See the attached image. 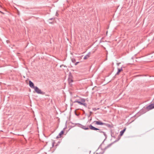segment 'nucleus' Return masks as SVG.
I'll return each mask as SVG.
<instances>
[{
  "label": "nucleus",
  "mask_w": 154,
  "mask_h": 154,
  "mask_svg": "<svg viewBox=\"0 0 154 154\" xmlns=\"http://www.w3.org/2000/svg\"><path fill=\"white\" fill-rule=\"evenodd\" d=\"M64 133L63 131H61L59 134V137H58V138H60L61 137V135H62Z\"/></svg>",
  "instance_id": "nucleus-10"
},
{
  "label": "nucleus",
  "mask_w": 154,
  "mask_h": 154,
  "mask_svg": "<svg viewBox=\"0 0 154 154\" xmlns=\"http://www.w3.org/2000/svg\"><path fill=\"white\" fill-rule=\"evenodd\" d=\"M154 108V104H152L148 106L146 109L148 110H151Z\"/></svg>",
  "instance_id": "nucleus-3"
},
{
  "label": "nucleus",
  "mask_w": 154,
  "mask_h": 154,
  "mask_svg": "<svg viewBox=\"0 0 154 154\" xmlns=\"http://www.w3.org/2000/svg\"><path fill=\"white\" fill-rule=\"evenodd\" d=\"M125 130H126V129L125 128L123 130H122V131H121L120 132V135L121 136H122L123 135L124 132L125 131Z\"/></svg>",
  "instance_id": "nucleus-9"
},
{
  "label": "nucleus",
  "mask_w": 154,
  "mask_h": 154,
  "mask_svg": "<svg viewBox=\"0 0 154 154\" xmlns=\"http://www.w3.org/2000/svg\"><path fill=\"white\" fill-rule=\"evenodd\" d=\"M122 68H119L118 69V72L116 74V75H118L120 72L122 71Z\"/></svg>",
  "instance_id": "nucleus-7"
},
{
  "label": "nucleus",
  "mask_w": 154,
  "mask_h": 154,
  "mask_svg": "<svg viewBox=\"0 0 154 154\" xmlns=\"http://www.w3.org/2000/svg\"><path fill=\"white\" fill-rule=\"evenodd\" d=\"M90 54H88L86 55V56H85L84 57V60L87 59L88 58H89L90 57Z\"/></svg>",
  "instance_id": "nucleus-8"
},
{
  "label": "nucleus",
  "mask_w": 154,
  "mask_h": 154,
  "mask_svg": "<svg viewBox=\"0 0 154 154\" xmlns=\"http://www.w3.org/2000/svg\"><path fill=\"white\" fill-rule=\"evenodd\" d=\"M89 128L91 129L92 130H99V129H98L93 126L91 125H90L89 126Z\"/></svg>",
  "instance_id": "nucleus-5"
},
{
  "label": "nucleus",
  "mask_w": 154,
  "mask_h": 154,
  "mask_svg": "<svg viewBox=\"0 0 154 154\" xmlns=\"http://www.w3.org/2000/svg\"><path fill=\"white\" fill-rule=\"evenodd\" d=\"M95 124L97 125H105V124L104 123H103L101 121H95L94 122Z\"/></svg>",
  "instance_id": "nucleus-2"
},
{
  "label": "nucleus",
  "mask_w": 154,
  "mask_h": 154,
  "mask_svg": "<svg viewBox=\"0 0 154 154\" xmlns=\"http://www.w3.org/2000/svg\"><path fill=\"white\" fill-rule=\"evenodd\" d=\"M34 89L35 92L37 93L40 94H42V92L41 91V90L37 87H35Z\"/></svg>",
  "instance_id": "nucleus-1"
},
{
  "label": "nucleus",
  "mask_w": 154,
  "mask_h": 154,
  "mask_svg": "<svg viewBox=\"0 0 154 154\" xmlns=\"http://www.w3.org/2000/svg\"><path fill=\"white\" fill-rule=\"evenodd\" d=\"M88 129V128H86V129Z\"/></svg>",
  "instance_id": "nucleus-13"
},
{
  "label": "nucleus",
  "mask_w": 154,
  "mask_h": 154,
  "mask_svg": "<svg viewBox=\"0 0 154 154\" xmlns=\"http://www.w3.org/2000/svg\"><path fill=\"white\" fill-rule=\"evenodd\" d=\"M29 85L32 88H34L35 87H34L33 83L30 81L29 82Z\"/></svg>",
  "instance_id": "nucleus-4"
},
{
  "label": "nucleus",
  "mask_w": 154,
  "mask_h": 154,
  "mask_svg": "<svg viewBox=\"0 0 154 154\" xmlns=\"http://www.w3.org/2000/svg\"><path fill=\"white\" fill-rule=\"evenodd\" d=\"M151 57L152 58V60H154V55H153Z\"/></svg>",
  "instance_id": "nucleus-12"
},
{
  "label": "nucleus",
  "mask_w": 154,
  "mask_h": 154,
  "mask_svg": "<svg viewBox=\"0 0 154 154\" xmlns=\"http://www.w3.org/2000/svg\"><path fill=\"white\" fill-rule=\"evenodd\" d=\"M75 102L78 103L79 104L83 105H84L85 106H86V104L85 103H82L81 101H76Z\"/></svg>",
  "instance_id": "nucleus-6"
},
{
  "label": "nucleus",
  "mask_w": 154,
  "mask_h": 154,
  "mask_svg": "<svg viewBox=\"0 0 154 154\" xmlns=\"http://www.w3.org/2000/svg\"><path fill=\"white\" fill-rule=\"evenodd\" d=\"M81 101L82 103H85V100L84 99H82L81 100Z\"/></svg>",
  "instance_id": "nucleus-11"
}]
</instances>
